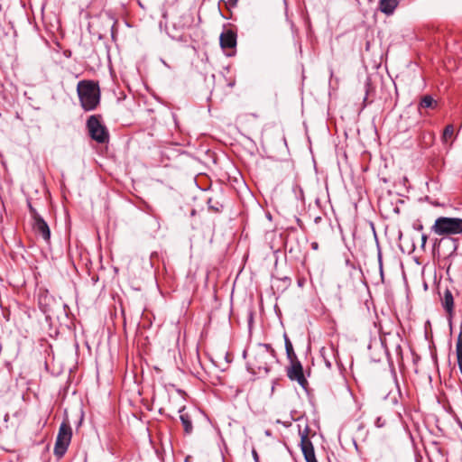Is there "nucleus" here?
Instances as JSON below:
<instances>
[{
    "instance_id": "ddd939ff",
    "label": "nucleus",
    "mask_w": 462,
    "mask_h": 462,
    "mask_svg": "<svg viewBox=\"0 0 462 462\" xmlns=\"http://www.w3.org/2000/svg\"><path fill=\"white\" fill-rule=\"evenodd\" d=\"M399 5L398 0H380L378 9L386 15H391L394 13Z\"/></svg>"
},
{
    "instance_id": "f03ea898",
    "label": "nucleus",
    "mask_w": 462,
    "mask_h": 462,
    "mask_svg": "<svg viewBox=\"0 0 462 462\" xmlns=\"http://www.w3.org/2000/svg\"><path fill=\"white\" fill-rule=\"evenodd\" d=\"M77 93L85 111L95 110L100 103V88L97 82L83 79L77 85Z\"/></svg>"
},
{
    "instance_id": "423d86ee",
    "label": "nucleus",
    "mask_w": 462,
    "mask_h": 462,
    "mask_svg": "<svg viewBox=\"0 0 462 462\" xmlns=\"http://www.w3.org/2000/svg\"><path fill=\"white\" fill-rule=\"evenodd\" d=\"M29 211L32 218V229L34 233L41 236L46 243H50L51 230L48 224L30 203Z\"/></svg>"
},
{
    "instance_id": "f3484780",
    "label": "nucleus",
    "mask_w": 462,
    "mask_h": 462,
    "mask_svg": "<svg viewBox=\"0 0 462 462\" xmlns=\"http://www.w3.org/2000/svg\"><path fill=\"white\" fill-rule=\"evenodd\" d=\"M374 423L377 428H382L386 424V420L383 417H377Z\"/></svg>"
},
{
    "instance_id": "aec40b11",
    "label": "nucleus",
    "mask_w": 462,
    "mask_h": 462,
    "mask_svg": "<svg viewBox=\"0 0 462 462\" xmlns=\"http://www.w3.org/2000/svg\"><path fill=\"white\" fill-rule=\"evenodd\" d=\"M237 2L238 0H228L229 5L232 6H236Z\"/></svg>"
},
{
    "instance_id": "39448f33",
    "label": "nucleus",
    "mask_w": 462,
    "mask_h": 462,
    "mask_svg": "<svg viewBox=\"0 0 462 462\" xmlns=\"http://www.w3.org/2000/svg\"><path fill=\"white\" fill-rule=\"evenodd\" d=\"M72 430L69 422L63 421L59 429L54 446V454L58 457H63L71 441Z\"/></svg>"
},
{
    "instance_id": "dca6fc26",
    "label": "nucleus",
    "mask_w": 462,
    "mask_h": 462,
    "mask_svg": "<svg viewBox=\"0 0 462 462\" xmlns=\"http://www.w3.org/2000/svg\"><path fill=\"white\" fill-rule=\"evenodd\" d=\"M454 134V127L452 125H448L444 131H443V134H442V140L447 143L448 140H450L452 138Z\"/></svg>"
},
{
    "instance_id": "2eb2a0df",
    "label": "nucleus",
    "mask_w": 462,
    "mask_h": 462,
    "mask_svg": "<svg viewBox=\"0 0 462 462\" xmlns=\"http://www.w3.org/2000/svg\"><path fill=\"white\" fill-rule=\"evenodd\" d=\"M436 105V101L429 95L424 96L420 103V106L423 108H433Z\"/></svg>"
},
{
    "instance_id": "1a4fd4ad",
    "label": "nucleus",
    "mask_w": 462,
    "mask_h": 462,
    "mask_svg": "<svg viewBox=\"0 0 462 462\" xmlns=\"http://www.w3.org/2000/svg\"><path fill=\"white\" fill-rule=\"evenodd\" d=\"M178 412L180 413V419L181 421V424L183 426V430L185 434H191L193 431V413H196V411L193 410L192 411H186V407L184 405H181L180 408H178Z\"/></svg>"
},
{
    "instance_id": "6e6552de",
    "label": "nucleus",
    "mask_w": 462,
    "mask_h": 462,
    "mask_svg": "<svg viewBox=\"0 0 462 462\" xmlns=\"http://www.w3.org/2000/svg\"><path fill=\"white\" fill-rule=\"evenodd\" d=\"M309 427L306 426L303 430H300V448L307 462H318L315 457L313 445L309 439Z\"/></svg>"
},
{
    "instance_id": "7ed1b4c3",
    "label": "nucleus",
    "mask_w": 462,
    "mask_h": 462,
    "mask_svg": "<svg viewBox=\"0 0 462 462\" xmlns=\"http://www.w3.org/2000/svg\"><path fill=\"white\" fill-rule=\"evenodd\" d=\"M431 231L441 236L461 235L462 218L439 217L431 226Z\"/></svg>"
},
{
    "instance_id": "9b49d317",
    "label": "nucleus",
    "mask_w": 462,
    "mask_h": 462,
    "mask_svg": "<svg viewBox=\"0 0 462 462\" xmlns=\"http://www.w3.org/2000/svg\"><path fill=\"white\" fill-rule=\"evenodd\" d=\"M440 301L448 319H451L454 315V297L450 290L446 289L444 291L443 295L440 297Z\"/></svg>"
},
{
    "instance_id": "f257e3e1",
    "label": "nucleus",
    "mask_w": 462,
    "mask_h": 462,
    "mask_svg": "<svg viewBox=\"0 0 462 462\" xmlns=\"http://www.w3.org/2000/svg\"><path fill=\"white\" fill-rule=\"evenodd\" d=\"M277 360L276 352L269 344H259L252 352L247 365L254 374H267Z\"/></svg>"
},
{
    "instance_id": "a211bd4d",
    "label": "nucleus",
    "mask_w": 462,
    "mask_h": 462,
    "mask_svg": "<svg viewBox=\"0 0 462 462\" xmlns=\"http://www.w3.org/2000/svg\"><path fill=\"white\" fill-rule=\"evenodd\" d=\"M252 455H253L254 462H258V460H260L258 453L256 452L255 449H253Z\"/></svg>"
},
{
    "instance_id": "6ab92c4d",
    "label": "nucleus",
    "mask_w": 462,
    "mask_h": 462,
    "mask_svg": "<svg viewBox=\"0 0 462 462\" xmlns=\"http://www.w3.org/2000/svg\"><path fill=\"white\" fill-rule=\"evenodd\" d=\"M427 240H428V236L426 235H422V236H421L422 245H425Z\"/></svg>"
},
{
    "instance_id": "0eeeda50",
    "label": "nucleus",
    "mask_w": 462,
    "mask_h": 462,
    "mask_svg": "<svg viewBox=\"0 0 462 462\" xmlns=\"http://www.w3.org/2000/svg\"><path fill=\"white\" fill-rule=\"evenodd\" d=\"M287 376L291 381H296L300 386L305 387L308 382L303 374L301 363L297 360L290 361V365L286 368Z\"/></svg>"
},
{
    "instance_id": "20e7f679",
    "label": "nucleus",
    "mask_w": 462,
    "mask_h": 462,
    "mask_svg": "<svg viewBox=\"0 0 462 462\" xmlns=\"http://www.w3.org/2000/svg\"><path fill=\"white\" fill-rule=\"evenodd\" d=\"M87 129L89 136L98 143H106L109 141V132L102 123L100 115H92L87 120Z\"/></svg>"
},
{
    "instance_id": "412c9836",
    "label": "nucleus",
    "mask_w": 462,
    "mask_h": 462,
    "mask_svg": "<svg viewBox=\"0 0 462 462\" xmlns=\"http://www.w3.org/2000/svg\"><path fill=\"white\" fill-rule=\"evenodd\" d=\"M371 85V80L369 79H366V82H365V88H366V93L368 92V88Z\"/></svg>"
},
{
    "instance_id": "9d476101",
    "label": "nucleus",
    "mask_w": 462,
    "mask_h": 462,
    "mask_svg": "<svg viewBox=\"0 0 462 462\" xmlns=\"http://www.w3.org/2000/svg\"><path fill=\"white\" fill-rule=\"evenodd\" d=\"M236 33L233 30L228 29L220 34V47L223 50L235 49L236 46Z\"/></svg>"
},
{
    "instance_id": "4be33fe9",
    "label": "nucleus",
    "mask_w": 462,
    "mask_h": 462,
    "mask_svg": "<svg viewBox=\"0 0 462 462\" xmlns=\"http://www.w3.org/2000/svg\"><path fill=\"white\" fill-rule=\"evenodd\" d=\"M311 247H312V249L317 250V249L319 248V245H318V243H317V242H313V243L311 244Z\"/></svg>"
},
{
    "instance_id": "4468645a",
    "label": "nucleus",
    "mask_w": 462,
    "mask_h": 462,
    "mask_svg": "<svg viewBox=\"0 0 462 462\" xmlns=\"http://www.w3.org/2000/svg\"><path fill=\"white\" fill-rule=\"evenodd\" d=\"M283 337H284V344H285L287 358L289 359V361L297 360L298 359L297 355L294 352L293 346H292L289 337L287 336L286 333L284 334Z\"/></svg>"
},
{
    "instance_id": "f8f14e48",
    "label": "nucleus",
    "mask_w": 462,
    "mask_h": 462,
    "mask_svg": "<svg viewBox=\"0 0 462 462\" xmlns=\"http://www.w3.org/2000/svg\"><path fill=\"white\" fill-rule=\"evenodd\" d=\"M51 295L48 291L41 292L38 297L39 306L43 313H49L51 311V302L53 301Z\"/></svg>"
}]
</instances>
